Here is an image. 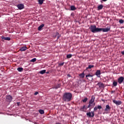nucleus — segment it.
I'll return each instance as SVG.
<instances>
[{"instance_id":"29","label":"nucleus","mask_w":124,"mask_h":124,"mask_svg":"<svg viewBox=\"0 0 124 124\" xmlns=\"http://www.w3.org/2000/svg\"><path fill=\"white\" fill-rule=\"evenodd\" d=\"M88 99L87 97L84 98L83 100H82V102L85 103L88 101Z\"/></svg>"},{"instance_id":"26","label":"nucleus","mask_w":124,"mask_h":124,"mask_svg":"<svg viewBox=\"0 0 124 124\" xmlns=\"http://www.w3.org/2000/svg\"><path fill=\"white\" fill-rule=\"evenodd\" d=\"M79 77H81V78H85V74H84V73L80 74H79Z\"/></svg>"},{"instance_id":"19","label":"nucleus","mask_w":124,"mask_h":124,"mask_svg":"<svg viewBox=\"0 0 124 124\" xmlns=\"http://www.w3.org/2000/svg\"><path fill=\"white\" fill-rule=\"evenodd\" d=\"M94 67V65H88V67L86 68V70H87L88 69H91Z\"/></svg>"},{"instance_id":"31","label":"nucleus","mask_w":124,"mask_h":124,"mask_svg":"<svg viewBox=\"0 0 124 124\" xmlns=\"http://www.w3.org/2000/svg\"><path fill=\"white\" fill-rule=\"evenodd\" d=\"M119 22L120 24H123L124 22V21L123 19H120Z\"/></svg>"},{"instance_id":"18","label":"nucleus","mask_w":124,"mask_h":124,"mask_svg":"<svg viewBox=\"0 0 124 124\" xmlns=\"http://www.w3.org/2000/svg\"><path fill=\"white\" fill-rule=\"evenodd\" d=\"M117 84H118V82L116 81H113V82L112 83V86H113V87H116L117 86Z\"/></svg>"},{"instance_id":"20","label":"nucleus","mask_w":124,"mask_h":124,"mask_svg":"<svg viewBox=\"0 0 124 124\" xmlns=\"http://www.w3.org/2000/svg\"><path fill=\"white\" fill-rule=\"evenodd\" d=\"M56 36H57V40H59L60 37H61V34H59V33L58 32H57L56 33Z\"/></svg>"},{"instance_id":"35","label":"nucleus","mask_w":124,"mask_h":124,"mask_svg":"<svg viewBox=\"0 0 124 124\" xmlns=\"http://www.w3.org/2000/svg\"><path fill=\"white\" fill-rule=\"evenodd\" d=\"M98 109V108H97V107H95V108H94L93 110H94V111H96V110H97Z\"/></svg>"},{"instance_id":"16","label":"nucleus","mask_w":124,"mask_h":124,"mask_svg":"<svg viewBox=\"0 0 124 124\" xmlns=\"http://www.w3.org/2000/svg\"><path fill=\"white\" fill-rule=\"evenodd\" d=\"M1 39L4 40L10 41V37H5L4 36H2Z\"/></svg>"},{"instance_id":"8","label":"nucleus","mask_w":124,"mask_h":124,"mask_svg":"<svg viewBox=\"0 0 124 124\" xmlns=\"http://www.w3.org/2000/svg\"><path fill=\"white\" fill-rule=\"evenodd\" d=\"M88 108H90L86 107L85 105H84L80 108V111L82 112H85V111L87 110V109H88Z\"/></svg>"},{"instance_id":"23","label":"nucleus","mask_w":124,"mask_h":124,"mask_svg":"<svg viewBox=\"0 0 124 124\" xmlns=\"http://www.w3.org/2000/svg\"><path fill=\"white\" fill-rule=\"evenodd\" d=\"M46 73V70H43L39 72V73L41 75H44Z\"/></svg>"},{"instance_id":"3","label":"nucleus","mask_w":124,"mask_h":124,"mask_svg":"<svg viewBox=\"0 0 124 124\" xmlns=\"http://www.w3.org/2000/svg\"><path fill=\"white\" fill-rule=\"evenodd\" d=\"M95 97L94 96H92L91 100L89 101V105L88 106V108H90L91 107V104H93L94 102Z\"/></svg>"},{"instance_id":"24","label":"nucleus","mask_w":124,"mask_h":124,"mask_svg":"<svg viewBox=\"0 0 124 124\" xmlns=\"http://www.w3.org/2000/svg\"><path fill=\"white\" fill-rule=\"evenodd\" d=\"M44 27V24H42L38 27V31H41L43 27Z\"/></svg>"},{"instance_id":"21","label":"nucleus","mask_w":124,"mask_h":124,"mask_svg":"<svg viewBox=\"0 0 124 124\" xmlns=\"http://www.w3.org/2000/svg\"><path fill=\"white\" fill-rule=\"evenodd\" d=\"M17 70L18 72H23V68L19 67V68H17Z\"/></svg>"},{"instance_id":"4","label":"nucleus","mask_w":124,"mask_h":124,"mask_svg":"<svg viewBox=\"0 0 124 124\" xmlns=\"http://www.w3.org/2000/svg\"><path fill=\"white\" fill-rule=\"evenodd\" d=\"M110 30V28H100L99 32L103 31V32H108Z\"/></svg>"},{"instance_id":"33","label":"nucleus","mask_w":124,"mask_h":124,"mask_svg":"<svg viewBox=\"0 0 124 124\" xmlns=\"http://www.w3.org/2000/svg\"><path fill=\"white\" fill-rule=\"evenodd\" d=\"M64 62L59 63V65H58L59 67L63 66L64 65Z\"/></svg>"},{"instance_id":"39","label":"nucleus","mask_w":124,"mask_h":124,"mask_svg":"<svg viewBox=\"0 0 124 124\" xmlns=\"http://www.w3.org/2000/svg\"><path fill=\"white\" fill-rule=\"evenodd\" d=\"M56 124H61V123H59V122H57V123H56Z\"/></svg>"},{"instance_id":"15","label":"nucleus","mask_w":124,"mask_h":124,"mask_svg":"<svg viewBox=\"0 0 124 124\" xmlns=\"http://www.w3.org/2000/svg\"><path fill=\"white\" fill-rule=\"evenodd\" d=\"M27 46H23L20 48V51H25L27 50Z\"/></svg>"},{"instance_id":"27","label":"nucleus","mask_w":124,"mask_h":124,"mask_svg":"<svg viewBox=\"0 0 124 124\" xmlns=\"http://www.w3.org/2000/svg\"><path fill=\"white\" fill-rule=\"evenodd\" d=\"M44 0H38L39 4L42 5Z\"/></svg>"},{"instance_id":"7","label":"nucleus","mask_w":124,"mask_h":124,"mask_svg":"<svg viewBox=\"0 0 124 124\" xmlns=\"http://www.w3.org/2000/svg\"><path fill=\"white\" fill-rule=\"evenodd\" d=\"M112 102L114 104L116 105V106H119L122 104V102L121 101H116V100H113Z\"/></svg>"},{"instance_id":"1","label":"nucleus","mask_w":124,"mask_h":124,"mask_svg":"<svg viewBox=\"0 0 124 124\" xmlns=\"http://www.w3.org/2000/svg\"><path fill=\"white\" fill-rule=\"evenodd\" d=\"M72 98V93H65L63 94L62 99L65 102H70Z\"/></svg>"},{"instance_id":"12","label":"nucleus","mask_w":124,"mask_h":124,"mask_svg":"<svg viewBox=\"0 0 124 124\" xmlns=\"http://www.w3.org/2000/svg\"><path fill=\"white\" fill-rule=\"evenodd\" d=\"M100 75L101 71L100 70H97L96 72H95V76H96L98 78H100Z\"/></svg>"},{"instance_id":"28","label":"nucleus","mask_w":124,"mask_h":124,"mask_svg":"<svg viewBox=\"0 0 124 124\" xmlns=\"http://www.w3.org/2000/svg\"><path fill=\"white\" fill-rule=\"evenodd\" d=\"M71 10H72V11L76 10V8L74 6H71Z\"/></svg>"},{"instance_id":"38","label":"nucleus","mask_w":124,"mask_h":124,"mask_svg":"<svg viewBox=\"0 0 124 124\" xmlns=\"http://www.w3.org/2000/svg\"><path fill=\"white\" fill-rule=\"evenodd\" d=\"M121 54H122V55H124V51H121Z\"/></svg>"},{"instance_id":"11","label":"nucleus","mask_w":124,"mask_h":124,"mask_svg":"<svg viewBox=\"0 0 124 124\" xmlns=\"http://www.w3.org/2000/svg\"><path fill=\"white\" fill-rule=\"evenodd\" d=\"M85 77H86L87 79L89 80H93V75L91 74L87 75Z\"/></svg>"},{"instance_id":"32","label":"nucleus","mask_w":124,"mask_h":124,"mask_svg":"<svg viewBox=\"0 0 124 124\" xmlns=\"http://www.w3.org/2000/svg\"><path fill=\"white\" fill-rule=\"evenodd\" d=\"M72 57L71 54H68L67 55V59H70Z\"/></svg>"},{"instance_id":"42","label":"nucleus","mask_w":124,"mask_h":124,"mask_svg":"<svg viewBox=\"0 0 124 124\" xmlns=\"http://www.w3.org/2000/svg\"><path fill=\"white\" fill-rule=\"evenodd\" d=\"M45 73H46L47 74H49V72H46Z\"/></svg>"},{"instance_id":"17","label":"nucleus","mask_w":124,"mask_h":124,"mask_svg":"<svg viewBox=\"0 0 124 124\" xmlns=\"http://www.w3.org/2000/svg\"><path fill=\"white\" fill-rule=\"evenodd\" d=\"M103 8V5L101 4L97 7V10H101Z\"/></svg>"},{"instance_id":"14","label":"nucleus","mask_w":124,"mask_h":124,"mask_svg":"<svg viewBox=\"0 0 124 124\" xmlns=\"http://www.w3.org/2000/svg\"><path fill=\"white\" fill-rule=\"evenodd\" d=\"M111 108L109 107L108 105L106 106V108H105V111H110Z\"/></svg>"},{"instance_id":"9","label":"nucleus","mask_w":124,"mask_h":124,"mask_svg":"<svg viewBox=\"0 0 124 124\" xmlns=\"http://www.w3.org/2000/svg\"><path fill=\"white\" fill-rule=\"evenodd\" d=\"M124 78L123 77H120L118 79V83L120 84H122L124 81Z\"/></svg>"},{"instance_id":"2","label":"nucleus","mask_w":124,"mask_h":124,"mask_svg":"<svg viewBox=\"0 0 124 124\" xmlns=\"http://www.w3.org/2000/svg\"><path fill=\"white\" fill-rule=\"evenodd\" d=\"M89 29L90 30H91L92 32L95 33L96 32H99V30L100 28H96V25H91V26H90L89 27Z\"/></svg>"},{"instance_id":"37","label":"nucleus","mask_w":124,"mask_h":124,"mask_svg":"<svg viewBox=\"0 0 124 124\" xmlns=\"http://www.w3.org/2000/svg\"><path fill=\"white\" fill-rule=\"evenodd\" d=\"M37 94H38V92H36L35 93H34V95H37Z\"/></svg>"},{"instance_id":"13","label":"nucleus","mask_w":124,"mask_h":124,"mask_svg":"<svg viewBox=\"0 0 124 124\" xmlns=\"http://www.w3.org/2000/svg\"><path fill=\"white\" fill-rule=\"evenodd\" d=\"M97 86H98L99 88H104V84L101 82H98L97 84Z\"/></svg>"},{"instance_id":"36","label":"nucleus","mask_w":124,"mask_h":124,"mask_svg":"<svg viewBox=\"0 0 124 124\" xmlns=\"http://www.w3.org/2000/svg\"><path fill=\"white\" fill-rule=\"evenodd\" d=\"M20 104H21V103L17 102L16 103V105H17V106H19Z\"/></svg>"},{"instance_id":"10","label":"nucleus","mask_w":124,"mask_h":124,"mask_svg":"<svg viewBox=\"0 0 124 124\" xmlns=\"http://www.w3.org/2000/svg\"><path fill=\"white\" fill-rule=\"evenodd\" d=\"M17 7L18 8L19 10H21L24 9V6L23 4H18L17 5Z\"/></svg>"},{"instance_id":"30","label":"nucleus","mask_w":124,"mask_h":124,"mask_svg":"<svg viewBox=\"0 0 124 124\" xmlns=\"http://www.w3.org/2000/svg\"><path fill=\"white\" fill-rule=\"evenodd\" d=\"M31 62H36V58H33L31 60Z\"/></svg>"},{"instance_id":"22","label":"nucleus","mask_w":124,"mask_h":124,"mask_svg":"<svg viewBox=\"0 0 124 124\" xmlns=\"http://www.w3.org/2000/svg\"><path fill=\"white\" fill-rule=\"evenodd\" d=\"M60 88H61V85H60L59 84H58L57 85H56L55 86H54V89H58Z\"/></svg>"},{"instance_id":"40","label":"nucleus","mask_w":124,"mask_h":124,"mask_svg":"<svg viewBox=\"0 0 124 124\" xmlns=\"http://www.w3.org/2000/svg\"><path fill=\"white\" fill-rule=\"evenodd\" d=\"M68 77H69V78L71 77V75H69V74H68Z\"/></svg>"},{"instance_id":"44","label":"nucleus","mask_w":124,"mask_h":124,"mask_svg":"<svg viewBox=\"0 0 124 124\" xmlns=\"http://www.w3.org/2000/svg\"><path fill=\"white\" fill-rule=\"evenodd\" d=\"M123 84H124V82H123Z\"/></svg>"},{"instance_id":"6","label":"nucleus","mask_w":124,"mask_h":124,"mask_svg":"<svg viewBox=\"0 0 124 124\" xmlns=\"http://www.w3.org/2000/svg\"><path fill=\"white\" fill-rule=\"evenodd\" d=\"M86 115L90 118L91 117L93 118V117H94V112L93 111H92L91 112H89L88 113H87Z\"/></svg>"},{"instance_id":"43","label":"nucleus","mask_w":124,"mask_h":124,"mask_svg":"<svg viewBox=\"0 0 124 124\" xmlns=\"http://www.w3.org/2000/svg\"><path fill=\"white\" fill-rule=\"evenodd\" d=\"M95 106V103H93V106Z\"/></svg>"},{"instance_id":"5","label":"nucleus","mask_w":124,"mask_h":124,"mask_svg":"<svg viewBox=\"0 0 124 124\" xmlns=\"http://www.w3.org/2000/svg\"><path fill=\"white\" fill-rule=\"evenodd\" d=\"M12 99L13 97H12V96L10 95H7L6 97V101H7V102H11Z\"/></svg>"},{"instance_id":"34","label":"nucleus","mask_w":124,"mask_h":124,"mask_svg":"<svg viewBox=\"0 0 124 124\" xmlns=\"http://www.w3.org/2000/svg\"><path fill=\"white\" fill-rule=\"evenodd\" d=\"M96 107H97V108L99 109L102 108V106H98Z\"/></svg>"},{"instance_id":"25","label":"nucleus","mask_w":124,"mask_h":124,"mask_svg":"<svg viewBox=\"0 0 124 124\" xmlns=\"http://www.w3.org/2000/svg\"><path fill=\"white\" fill-rule=\"evenodd\" d=\"M39 113H40V114L43 115L44 114V110L42 109L39 110Z\"/></svg>"},{"instance_id":"41","label":"nucleus","mask_w":124,"mask_h":124,"mask_svg":"<svg viewBox=\"0 0 124 124\" xmlns=\"http://www.w3.org/2000/svg\"><path fill=\"white\" fill-rule=\"evenodd\" d=\"M103 1H107L108 0H102Z\"/></svg>"}]
</instances>
